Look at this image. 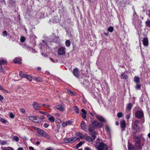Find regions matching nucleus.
Instances as JSON below:
<instances>
[{
	"label": "nucleus",
	"mask_w": 150,
	"mask_h": 150,
	"mask_svg": "<svg viewBox=\"0 0 150 150\" xmlns=\"http://www.w3.org/2000/svg\"><path fill=\"white\" fill-rule=\"evenodd\" d=\"M96 148L97 150H107L108 149L106 144L102 143H97Z\"/></svg>",
	"instance_id": "f257e3e1"
},
{
	"label": "nucleus",
	"mask_w": 150,
	"mask_h": 150,
	"mask_svg": "<svg viewBox=\"0 0 150 150\" xmlns=\"http://www.w3.org/2000/svg\"><path fill=\"white\" fill-rule=\"evenodd\" d=\"M77 140L79 141L80 139L79 138H76L74 137L65 139L64 140L63 142L65 143H73Z\"/></svg>",
	"instance_id": "f03ea898"
},
{
	"label": "nucleus",
	"mask_w": 150,
	"mask_h": 150,
	"mask_svg": "<svg viewBox=\"0 0 150 150\" xmlns=\"http://www.w3.org/2000/svg\"><path fill=\"white\" fill-rule=\"evenodd\" d=\"M88 131L90 134L92 136V139L93 140H94L96 138V135L97 134V133L94 132L93 128L91 127V125H89Z\"/></svg>",
	"instance_id": "7ed1b4c3"
},
{
	"label": "nucleus",
	"mask_w": 150,
	"mask_h": 150,
	"mask_svg": "<svg viewBox=\"0 0 150 150\" xmlns=\"http://www.w3.org/2000/svg\"><path fill=\"white\" fill-rule=\"evenodd\" d=\"M133 138L136 142L135 145L137 147V149L140 148L141 145V140L139 138L136 136H134Z\"/></svg>",
	"instance_id": "20e7f679"
},
{
	"label": "nucleus",
	"mask_w": 150,
	"mask_h": 150,
	"mask_svg": "<svg viewBox=\"0 0 150 150\" xmlns=\"http://www.w3.org/2000/svg\"><path fill=\"white\" fill-rule=\"evenodd\" d=\"M92 125L93 128L101 127L103 126V123L97 122L96 121H94L92 123Z\"/></svg>",
	"instance_id": "39448f33"
},
{
	"label": "nucleus",
	"mask_w": 150,
	"mask_h": 150,
	"mask_svg": "<svg viewBox=\"0 0 150 150\" xmlns=\"http://www.w3.org/2000/svg\"><path fill=\"white\" fill-rule=\"evenodd\" d=\"M65 50V48L64 47H62L59 48L58 50V54L60 55H62L65 54L66 53Z\"/></svg>",
	"instance_id": "423d86ee"
},
{
	"label": "nucleus",
	"mask_w": 150,
	"mask_h": 150,
	"mask_svg": "<svg viewBox=\"0 0 150 150\" xmlns=\"http://www.w3.org/2000/svg\"><path fill=\"white\" fill-rule=\"evenodd\" d=\"M132 125H133L132 130L134 132H137L139 131V127L137 124H134Z\"/></svg>",
	"instance_id": "0eeeda50"
},
{
	"label": "nucleus",
	"mask_w": 150,
	"mask_h": 150,
	"mask_svg": "<svg viewBox=\"0 0 150 150\" xmlns=\"http://www.w3.org/2000/svg\"><path fill=\"white\" fill-rule=\"evenodd\" d=\"M121 128L122 131L125 130L126 127V124L125 121L123 120L120 122Z\"/></svg>",
	"instance_id": "6e6552de"
},
{
	"label": "nucleus",
	"mask_w": 150,
	"mask_h": 150,
	"mask_svg": "<svg viewBox=\"0 0 150 150\" xmlns=\"http://www.w3.org/2000/svg\"><path fill=\"white\" fill-rule=\"evenodd\" d=\"M136 116L138 118H140L143 116V112L142 111H138L135 113Z\"/></svg>",
	"instance_id": "1a4fd4ad"
},
{
	"label": "nucleus",
	"mask_w": 150,
	"mask_h": 150,
	"mask_svg": "<svg viewBox=\"0 0 150 150\" xmlns=\"http://www.w3.org/2000/svg\"><path fill=\"white\" fill-rule=\"evenodd\" d=\"M54 107L56 109L59 110L60 111H63L64 110V105H59L55 106Z\"/></svg>",
	"instance_id": "9d476101"
},
{
	"label": "nucleus",
	"mask_w": 150,
	"mask_h": 150,
	"mask_svg": "<svg viewBox=\"0 0 150 150\" xmlns=\"http://www.w3.org/2000/svg\"><path fill=\"white\" fill-rule=\"evenodd\" d=\"M40 135L45 138L47 139H49L50 138V136L47 132L44 131V130H43V131L42 132Z\"/></svg>",
	"instance_id": "9b49d317"
},
{
	"label": "nucleus",
	"mask_w": 150,
	"mask_h": 150,
	"mask_svg": "<svg viewBox=\"0 0 150 150\" xmlns=\"http://www.w3.org/2000/svg\"><path fill=\"white\" fill-rule=\"evenodd\" d=\"M33 108L35 110H38L40 109V104L36 102H35L33 104Z\"/></svg>",
	"instance_id": "f8f14e48"
},
{
	"label": "nucleus",
	"mask_w": 150,
	"mask_h": 150,
	"mask_svg": "<svg viewBox=\"0 0 150 150\" xmlns=\"http://www.w3.org/2000/svg\"><path fill=\"white\" fill-rule=\"evenodd\" d=\"M73 74L76 77H79V74L77 68H76L74 69Z\"/></svg>",
	"instance_id": "ddd939ff"
},
{
	"label": "nucleus",
	"mask_w": 150,
	"mask_h": 150,
	"mask_svg": "<svg viewBox=\"0 0 150 150\" xmlns=\"http://www.w3.org/2000/svg\"><path fill=\"white\" fill-rule=\"evenodd\" d=\"M96 117L100 121L103 122H106V121L101 116L99 115H97Z\"/></svg>",
	"instance_id": "4468645a"
},
{
	"label": "nucleus",
	"mask_w": 150,
	"mask_h": 150,
	"mask_svg": "<svg viewBox=\"0 0 150 150\" xmlns=\"http://www.w3.org/2000/svg\"><path fill=\"white\" fill-rule=\"evenodd\" d=\"M81 129L84 130L85 131H86V130H87L86 125L83 121H81Z\"/></svg>",
	"instance_id": "2eb2a0df"
},
{
	"label": "nucleus",
	"mask_w": 150,
	"mask_h": 150,
	"mask_svg": "<svg viewBox=\"0 0 150 150\" xmlns=\"http://www.w3.org/2000/svg\"><path fill=\"white\" fill-rule=\"evenodd\" d=\"M47 117L48 119L50 122H53L54 121V118L52 116L48 114H47Z\"/></svg>",
	"instance_id": "dca6fc26"
},
{
	"label": "nucleus",
	"mask_w": 150,
	"mask_h": 150,
	"mask_svg": "<svg viewBox=\"0 0 150 150\" xmlns=\"http://www.w3.org/2000/svg\"><path fill=\"white\" fill-rule=\"evenodd\" d=\"M21 59L18 58L16 57L13 60V62L15 63L21 64Z\"/></svg>",
	"instance_id": "f3484780"
},
{
	"label": "nucleus",
	"mask_w": 150,
	"mask_h": 150,
	"mask_svg": "<svg viewBox=\"0 0 150 150\" xmlns=\"http://www.w3.org/2000/svg\"><path fill=\"white\" fill-rule=\"evenodd\" d=\"M33 128L36 131L38 134L40 135L43 130L35 127H33Z\"/></svg>",
	"instance_id": "a211bd4d"
},
{
	"label": "nucleus",
	"mask_w": 150,
	"mask_h": 150,
	"mask_svg": "<svg viewBox=\"0 0 150 150\" xmlns=\"http://www.w3.org/2000/svg\"><path fill=\"white\" fill-rule=\"evenodd\" d=\"M81 111L82 113L81 114L82 116L83 119H85L86 117V111L84 109H82Z\"/></svg>",
	"instance_id": "6ab92c4d"
},
{
	"label": "nucleus",
	"mask_w": 150,
	"mask_h": 150,
	"mask_svg": "<svg viewBox=\"0 0 150 150\" xmlns=\"http://www.w3.org/2000/svg\"><path fill=\"white\" fill-rule=\"evenodd\" d=\"M143 45L145 46H147L148 45V41L147 38H144L143 40Z\"/></svg>",
	"instance_id": "aec40b11"
},
{
	"label": "nucleus",
	"mask_w": 150,
	"mask_h": 150,
	"mask_svg": "<svg viewBox=\"0 0 150 150\" xmlns=\"http://www.w3.org/2000/svg\"><path fill=\"white\" fill-rule=\"evenodd\" d=\"M71 123V121H68L62 123V126L63 127H65L68 125H70Z\"/></svg>",
	"instance_id": "412c9836"
},
{
	"label": "nucleus",
	"mask_w": 150,
	"mask_h": 150,
	"mask_svg": "<svg viewBox=\"0 0 150 150\" xmlns=\"http://www.w3.org/2000/svg\"><path fill=\"white\" fill-rule=\"evenodd\" d=\"M37 116H31L29 117V119L30 121H33L34 120H37Z\"/></svg>",
	"instance_id": "4be33fe9"
},
{
	"label": "nucleus",
	"mask_w": 150,
	"mask_h": 150,
	"mask_svg": "<svg viewBox=\"0 0 150 150\" xmlns=\"http://www.w3.org/2000/svg\"><path fill=\"white\" fill-rule=\"evenodd\" d=\"M1 149L2 150H14L12 147L10 146L7 147H1Z\"/></svg>",
	"instance_id": "5701e85b"
},
{
	"label": "nucleus",
	"mask_w": 150,
	"mask_h": 150,
	"mask_svg": "<svg viewBox=\"0 0 150 150\" xmlns=\"http://www.w3.org/2000/svg\"><path fill=\"white\" fill-rule=\"evenodd\" d=\"M128 149L129 150H134L135 149L133 146L130 143L128 144Z\"/></svg>",
	"instance_id": "b1692460"
},
{
	"label": "nucleus",
	"mask_w": 150,
	"mask_h": 150,
	"mask_svg": "<svg viewBox=\"0 0 150 150\" xmlns=\"http://www.w3.org/2000/svg\"><path fill=\"white\" fill-rule=\"evenodd\" d=\"M132 107V104L131 103H129L127 104L126 108L128 110H129L131 109Z\"/></svg>",
	"instance_id": "393cba45"
},
{
	"label": "nucleus",
	"mask_w": 150,
	"mask_h": 150,
	"mask_svg": "<svg viewBox=\"0 0 150 150\" xmlns=\"http://www.w3.org/2000/svg\"><path fill=\"white\" fill-rule=\"evenodd\" d=\"M76 135L79 137L78 138L80 139H82L84 137V136L81 133L79 132L76 133Z\"/></svg>",
	"instance_id": "a878e982"
},
{
	"label": "nucleus",
	"mask_w": 150,
	"mask_h": 150,
	"mask_svg": "<svg viewBox=\"0 0 150 150\" xmlns=\"http://www.w3.org/2000/svg\"><path fill=\"white\" fill-rule=\"evenodd\" d=\"M86 140L89 142H92L93 140L92 138L89 136H88L85 138Z\"/></svg>",
	"instance_id": "bb28decb"
},
{
	"label": "nucleus",
	"mask_w": 150,
	"mask_h": 150,
	"mask_svg": "<svg viewBox=\"0 0 150 150\" xmlns=\"http://www.w3.org/2000/svg\"><path fill=\"white\" fill-rule=\"evenodd\" d=\"M134 80L135 83H138L139 82L140 79L138 77L135 76L134 77Z\"/></svg>",
	"instance_id": "cd10ccee"
},
{
	"label": "nucleus",
	"mask_w": 150,
	"mask_h": 150,
	"mask_svg": "<svg viewBox=\"0 0 150 150\" xmlns=\"http://www.w3.org/2000/svg\"><path fill=\"white\" fill-rule=\"evenodd\" d=\"M67 92L68 94L71 96H74L75 95V94L73 92H72V91H71L69 90H67Z\"/></svg>",
	"instance_id": "c85d7f7f"
},
{
	"label": "nucleus",
	"mask_w": 150,
	"mask_h": 150,
	"mask_svg": "<svg viewBox=\"0 0 150 150\" xmlns=\"http://www.w3.org/2000/svg\"><path fill=\"white\" fill-rule=\"evenodd\" d=\"M25 78L30 81H31L32 80V77L30 75H26Z\"/></svg>",
	"instance_id": "c756f323"
},
{
	"label": "nucleus",
	"mask_w": 150,
	"mask_h": 150,
	"mask_svg": "<svg viewBox=\"0 0 150 150\" xmlns=\"http://www.w3.org/2000/svg\"><path fill=\"white\" fill-rule=\"evenodd\" d=\"M84 142H81L78 144L76 145V148H78L80 147L84 143Z\"/></svg>",
	"instance_id": "7c9ffc66"
},
{
	"label": "nucleus",
	"mask_w": 150,
	"mask_h": 150,
	"mask_svg": "<svg viewBox=\"0 0 150 150\" xmlns=\"http://www.w3.org/2000/svg\"><path fill=\"white\" fill-rule=\"evenodd\" d=\"M12 140L13 141H15L16 142H18L19 141V139L18 137L15 136L13 137Z\"/></svg>",
	"instance_id": "2f4dec72"
},
{
	"label": "nucleus",
	"mask_w": 150,
	"mask_h": 150,
	"mask_svg": "<svg viewBox=\"0 0 150 150\" xmlns=\"http://www.w3.org/2000/svg\"><path fill=\"white\" fill-rule=\"evenodd\" d=\"M6 61L4 59H0V64H4L6 63Z\"/></svg>",
	"instance_id": "473e14b6"
},
{
	"label": "nucleus",
	"mask_w": 150,
	"mask_h": 150,
	"mask_svg": "<svg viewBox=\"0 0 150 150\" xmlns=\"http://www.w3.org/2000/svg\"><path fill=\"white\" fill-rule=\"evenodd\" d=\"M127 75L124 74V73H122L121 74V79H127Z\"/></svg>",
	"instance_id": "72a5a7b5"
},
{
	"label": "nucleus",
	"mask_w": 150,
	"mask_h": 150,
	"mask_svg": "<svg viewBox=\"0 0 150 150\" xmlns=\"http://www.w3.org/2000/svg\"><path fill=\"white\" fill-rule=\"evenodd\" d=\"M26 74H23V73L22 71H20L19 73V76L22 78H25Z\"/></svg>",
	"instance_id": "f704fd0d"
},
{
	"label": "nucleus",
	"mask_w": 150,
	"mask_h": 150,
	"mask_svg": "<svg viewBox=\"0 0 150 150\" xmlns=\"http://www.w3.org/2000/svg\"><path fill=\"white\" fill-rule=\"evenodd\" d=\"M65 45L67 47H69L71 45L70 41L69 40H67L65 42Z\"/></svg>",
	"instance_id": "c9c22d12"
},
{
	"label": "nucleus",
	"mask_w": 150,
	"mask_h": 150,
	"mask_svg": "<svg viewBox=\"0 0 150 150\" xmlns=\"http://www.w3.org/2000/svg\"><path fill=\"white\" fill-rule=\"evenodd\" d=\"M0 143L2 145H4L7 144V142L5 141H0Z\"/></svg>",
	"instance_id": "e433bc0d"
},
{
	"label": "nucleus",
	"mask_w": 150,
	"mask_h": 150,
	"mask_svg": "<svg viewBox=\"0 0 150 150\" xmlns=\"http://www.w3.org/2000/svg\"><path fill=\"white\" fill-rule=\"evenodd\" d=\"M108 30L110 32H112L113 30V28L112 26L108 28Z\"/></svg>",
	"instance_id": "4c0bfd02"
},
{
	"label": "nucleus",
	"mask_w": 150,
	"mask_h": 150,
	"mask_svg": "<svg viewBox=\"0 0 150 150\" xmlns=\"http://www.w3.org/2000/svg\"><path fill=\"white\" fill-rule=\"evenodd\" d=\"M146 25L148 27H150V21H147L145 22Z\"/></svg>",
	"instance_id": "58836bf2"
},
{
	"label": "nucleus",
	"mask_w": 150,
	"mask_h": 150,
	"mask_svg": "<svg viewBox=\"0 0 150 150\" xmlns=\"http://www.w3.org/2000/svg\"><path fill=\"white\" fill-rule=\"evenodd\" d=\"M74 108L76 112L77 113H78L79 112V109L76 106H75L74 107Z\"/></svg>",
	"instance_id": "ea45409f"
},
{
	"label": "nucleus",
	"mask_w": 150,
	"mask_h": 150,
	"mask_svg": "<svg viewBox=\"0 0 150 150\" xmlns=\"http://www.w3.org/2000/svg\"><path fill=\"white\" fill-rule=\"evenodd\" d=\"M123 114L122 112H120L117 114V116L119 118H120L122 117Z\"/></svg>",
	"instance_id": "a19ab883"
},
{
	"label": "nucleus",
	"mask_w": 150,
	"mask_h": 150,
	"mask_svg": "<svg viewBox=\"0 0 150 150\" xmlns=\"http://www.w3.org/2000/svg\"><path fill=\"white\" fill-rule=\"evenodd\" d=\"M9 116L10 118H13L14 117V115L11 112H10Z\"/></svg>",
	"instance_id": "79ce46f5"
},
{
	"label": "nucleus",
	"mask_w": 150,
	"mask_h": 150,
	"mask_svg": "<svg viewBox=\"0 0 150 150\" xmlns=\"http://www.w3.org/2000/svg\"><path fill=\"white\" fill-rule=\"evenodd\" d=\"M141 87V86L140 85L137 84L135 87V88L137 90H139L140 89Z\"/></svg>",
	"instance_id": "37998d69"
},
{
	"label": "nucleus",
	"mask_w": 150,
	"mask_h": 150,
	"mask_svg": "<svg viewBox=\"0 0 150 150\" xmlns=\"http://www.w3.org/2000/svg\"><path fill=\"white\" fill-rule=\"evenodd\" d=\"M139 120H136L134 122H133L132 125H134V124H138L139 123Z\"/></svg>",
	"instance_id": "c03bdc74"
},
{
	"label": "nucleus",
	"mask_w": 150,
	"mask_h": 150,
	"mask_svg": "<svg viewBox=\"0 0 150 150\" xmlns=\"http://www.w3.org/2000/svg\"><path fill=\"white\" fill-rule=\"evenodd\" d=\"M25 38L24 37H22L21 38L20 40L21 42H23L25 41Z\"/></svg>",
	"instance_id": "a18cd8bd"
},
{
	"label": "nucleus",
	"mask_w": 150,
	"mask_h": 150,
	"mask_svg": "<svg viewBox=\"0 0 150 150\" xmlns=\"http://www.w3.org/2000/svg\"><path fill=\"white\" fill-rule=\"evenodd\" d=\"M39 112L40 113H41V114H42L44 115H47V114H48L47 113L45 112H43V111H39Z\"/></svg>",
	"instance_id": "49530a36"
},
{
	"label": "nucleus",
	"mask_w": 150,
	"mask_h": 150,
	"mask_svg": "<svg viewBox=\"0 0 150 150\" xmlns=\"http://www.w3.org/2000/svg\"><path fill=\"white\" fill-rule=\"evenodd\" d=\"M0 121L3 123H6L7 122L6 120L3 119L2 118H1Z\"/></svg>",
	"instance_id": "de8ad7c7"
},
{
	"label": "nucleus",
	"mask_w": 150,
	"mask_h": 150,
	"mask_svg": "<svg viewBox=\"0 0 150 150\" xmlns=\"http://www.w3.org/2000/svg\"><path fill=\"white\" fill-rule=\"evenodd\" d=\"M49 125L47 123H45L43 125V127L46 128H47Z\"/></svg>",
	"instance_id": "09e8293b"
},
{
	"label": "nucleus",
	"mask_w": 150,
	"mask_h": 150,
	"mask_svg": "<svg viewBox=\"0 0 150 150\" xmlns=\"http://www.w3.org/2000/svg\"><path fill=\"white\" fill-rule=\"evenodd\" d=\"M3 35L4 36H5L7 35V33L6 31H4L3 32Z\"/></svg>",
	"instance_id": "8fccbe9b"
},
{
	"label": "nucleus",
	"mask_w": 150,
	"mask_h": 150,
	"mask_svg": "<svg viewBox=\"0 0 150 150\" xmlns=\"http://www.w3.org/2000/svg\"><path fill=\"white\" fill-rule=\"evenodd\" d=\"M20 111L21 112H22L24 113L25 112V110L23 108H21L20 109Z\"/></svg>",
	"instance_id": "3c124183"
},
{
	"label": "nucleus",
	"mask_w": 150,
	"mask_h": 150,
	"mask_svg": "<svg viewBox=\"0 0 150 150\" xmlns=\"http://www.w3.org/2000/svg\"><path fill=\"white\" fill-rule=\"evenodd\" d=\"M45 150H53V149L52 147H49L47 148Z\"/></svg>",
	"instance_id": "603ef678"
},
{
	"label": "nucleus",
	"mask_w": 150,
	"mask_h": 150,
	"mask_svg": "<svg viewBox=\"0 0 150 150\" xmlns=\"http://www.w3.org/2000/svg\"><path fill=\"white\" fill-rule=\"evenodd\" d=\"M84 150H91L90 148L86 147H85L84 148Z\"/></svg>",
	"instance_id": "864d4df0"
},
{
	"label": "nucleus",
	"mask_w": 150,
	"mask_h": 150,
	"mask_svg": "<svg viewBox=\"0 0 150 150\" xmlns=\"http://www.w3.org/2000/svg\"><path fill=\"white\" fill-rule=\"evenodd\" d=\"M35 79L37 81H40L41 79L40 77H36Z\"/></svg>",
	"instance_id": "5fc2aeb1"
},
{
	"label": "nucleus",
	"mask_w": 150,
	"mask_h": 150,
	"mask_svg": "<svg viewBox=\"0 0 150 150\" xmlns=\"http://www.w3.org/2000/svg\"><path fill=\"white\" fill-rule=\"evenodd\" d=\"M130 115H126V117L127 119H130Z\"/></svg>",
	"instance_id": "6e6d98bb"
},
{
	"label": "nucleus",
	"mask_w": 150,
	"mask_h": 150,
	"mask_svg": "<svg viewBox=\"0 0 150 150\" xmlns=\"http://www.w3.org/2000/svg\"><path fill=\"white\" fill-rule=\"evenodd\" d=\"M105 129L107 131H109L110 130V129L109 127L107 125L105 127Z\"/></svg>",
	"instance_id": "4d7b16f0"
},
{
	"label": "nucleus",
	"mask_w": 150,
	"mask_h": 150,
	"mask_svg": "<svg viewBox=\"0 0 150 150\" xmlns=\"http://www.w3.org/2000/svg\"><path fill=\"white\" fill-rule=\"evenodd\" d=\"M4 99V97L1 95H0V101H1Z\"/></svg>",
	"instance_id": "13d9d810"
},
{
	"label": "nucleus",
	"mask_w": 150,
	"mask_h": 150,
	"mask_svg": "<svg viewBox=\"0 0 150 150\" xmlns=\"http://www.w3.org/2000/svg\"><path fill=\"white\" fill-rule=\"evenodd\" d=\"M29 148L30 150H36L34 149V148L32 146H29Z\"/></svg>",
	"instance_id": "bf43d9fd"
},
{
	"label": "nucleus",
	"mask_w": 150,
	"mask_h": 150,
	"mask_svg": "<svg viewBox=\"0 0 150 150\" xmlns=\"http://www.w3.org/2000/svg\"><path fill=\"white\" fill-rule=\"evenodd\" d=\"M1 90H2L5 93H8V92L6 90H5L2 89H2Z\"/></svg>",
	"instance_id": "052dcab7"
},
{
	"label": "nucleus",
	"mask_w": 150,
	"mask_h": 150,
	"mask_svg": "<svg viewBox=\"0 0 150 150\" xmlns=\"http://www.w3.org/2000/svg\"><path fill=\"white\" fill-rule=\"evenodd\" d=\"M2 70V67L1 65L0 64V72H1Z\"/></svg>",
	"instance_id": "680f3d73"
},
{
	"label": "nucleus",
	"mask_w": 150,
	"mask_h": 150,
	"mask_svg": "<svg viewBox=\"0 0 150 150\" xmlns=\"http://www.w3.org/2000/svg\"><path fill=\"white\" fill-rule=\"evenodd\" d=\"M36 69L37 70L39 71L40 70H41V68L40 67H37Z\"/></svg>",
	"instance_id": "e2e57ef3"
},
{
	"label": "nucleus",
	"mask_w": 150,
	"mask_h": 150,
	"mask_svg": "<svg viewBox=\"0 0 150 150\" xmlns=\"http://www.w3.org/2000/svg\"><path fill=\"white\" fill-rule=\"evenodd\" d=\"M42 106H44V107H45V106H46L47 107H50V105H46L45 104H43L42 105Z\"/></svg>",
	"instance_id": "0e129e2a"
},
{
	"label": "nucleus",
	"mask_w": 150,
	"mask_h": 150,
	"mask_svg": "<svg viewBox=\"0 0 150 150\" xmlns=\"http://www.w3.org/2000/svg\"><path fill=\"white\" fill-rule=\"evenodd\" d=\"M17 150H23V149L22 148L20 147L18 148Z\"/></svg>",
	"instance_id": "69168bd1"
},
{
	"label": "nucleus",
	"mask_w": 150,
	"mask_h": 150,
	"mask_svg": "<svg viewBox=\"0 0 150 150\" xmlns=\"http://www.w3.org/2000/svg\"><path fill=\"white\" fill-rule=\"evenodd\" d=\"M45 118V117L43 115H42L40 116V119H44Z\"/></svg>",
	"instance_id": "338daca9"
},
{
	"label": "nucleus",
	"mask_w": 150,
	"mask_h": 150,
	"mask_svg": "<svg viewBox=\"0 0 150 150\" xmlns=\"http://www.w3.org/2000/svg\"><path fill=\"white\" fill-rule=\"evenodd\" d=\"M116 125H118L119 124V123L118 122H115Z\"/></svg>",
	"instance_id": "774afa93"
}]
</instances>
